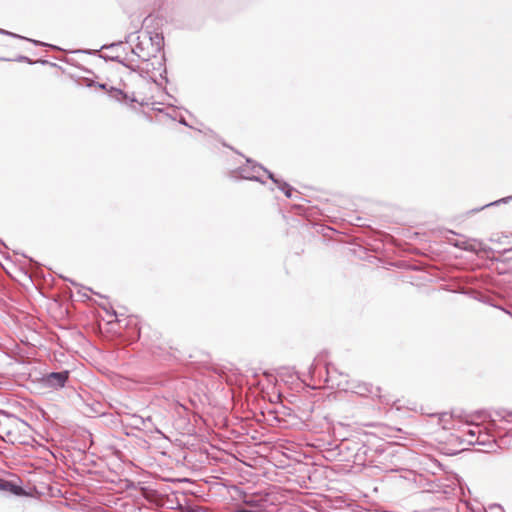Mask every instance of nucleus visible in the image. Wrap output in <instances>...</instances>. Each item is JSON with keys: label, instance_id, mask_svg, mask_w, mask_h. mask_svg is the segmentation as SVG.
I'll return each instance as SVG.
<instances>
[{"label": "nucleus", "instance_id": "obj_1", "mask_svg": "<svg viewBox=\"0 0 512 512\" xmlns=\"http://www.w3.org/2000/svg\"><path fill=\"white\" fill-rule=\"evenodd\" d=\"M163 43V37L156 34L155 37H145L132 48V55L136 56L140 63H134V59H129L128 63L125 64L132 70H149V61L152 58H157V53L161 49Z\"/></svg>", "mask_w": 512, "mask_h": 512}, {"label": "nucleus", "instance_id": "obj_2", "mask_svg": "<svg viewBox=\"0 0 512 512\" xmlns=\"http://www.w3.org/2000/svg\"><path fill=\"white\" fill-rule=\"evenodd\" d=\"M261 173H271L270 171L266 170L263 166L259 165L258 163L252 162L251 160H247L246 165L241 167L240 169V175L244 179L253 180V181H259L262 182L261 179Z\"/></svg>", "mask_w": 512, "mask_h": 512}, {"label": "nucleus", "instance_id": "obj_3", "mask_svg": "<svg viewBox=\"0 0 512 512\" xmlns=\"http://www.w3.org/2000/svg\"><path fill=\"white\" fill-rule=\"evenodd\" d=\"M68 379V372H52L45 378V383L49 387L61 388L65 385Z\"/></svg>", "mask_w": 512, "mask_h": 512}, {"label": "nucleus", "instance_id": "obj_4", "mask_svg": "<svg viewBox=\"0 0 512 512\" xmlns=\"http://www.w3.org/2000/svg\"><path fill=\"white\" fill-rule=\"evenodd\" d=\"M472 425L473 424H471V423L461 421V427H460L461 436L468 434V435H471L472 437H474L475 435L481 433V429L478 424L474 425L473 428H471Z\"/></svg>", "mask_w": 512, "mask_h": 512}, {"label": "nucleus", "instance_id": "obj_5", "mask_svg": "<svg viewBox=\"0 0 512 512\" xmlns=\"http://www.w3.org/2000/svg\"><path fill=\"white\" fill-rule=\"evenodd\" d=\"M268 178L278 186L286 197L290 198L292 196L293 188L288 183L276 179L272 173H268Z\"/></svg>", "mask_w": 512, "mask_h": 512}, {"label": "nucleus", "instance_id": "obj_6", "mask_svg": "<svg viewBox=\"0 0 512 512\" xmlns=\"http://www.w3.org/2000/svg\"><path fill=\"white\" fill-rule=\"evenodd\" d=\"M353 392H355L356 394H359L361 396H364L367 394H371L373 391H372L371 385H369L367 383H359L358 385L353 387Z\"/></svg>", "mask_w": 512, "mask_h": 512}, {"label": "nucleus", "instance_id": "obj_7", "mask_svg": "<svg viewBox=\"0 0 512 512\" xmlns=\"http://www.w3.org/2000/svg\"><path fill=\"white\" fill-rule=\"evenodd\" d=\"M511 199H512V196H509V197L503 198V199H501V200H499V201H495V202H493V204H498V203H507V202H508L509 200H511Z\"/></svg>", "mask_w": 512, "mask_h": 512}, {"label": "nucleus", "instance_id": "obj_8", "mask_svg": "<svg viewBox=\"0 0 512 512\" xmlns=\"http://www.w3.org/2000/svg\"><path fill=\"white\" fill-rule=\"evenodd\" d=\"M0 487L4 490H7L8 487H12V485L8 482H4Z\"/></svg>", "mask_w": 512, "mask_h": 512}, {"label": "nucleus", "instance_id": "obj_9", "mask_svg": "<svg viewBox=\"0 0 512 512\" xmlns=\"http://www.w3.org/2000/svg\"><path fill=\"white\" fill-rule=\"evenodd\" d=\"M446 413H440V414H437V413H429L427 414L426 416H431V417H434V416H445Z\"/></svg>", "mask_w": 512, "mask_h": 512}, {"label": "nucleus", "instance_id": "obj_10", "mask_svg": "<svg viewBox=\"0 0 512 512\" xmlns=\"http://www.w3.org/2000/svg\"><path fill=\"white\" fill-rule=\"evenodd\" d=\"M327 374H328V377H332V369L330 367H327Z\"/></svg>", "mask_w": 512, "mask_h": 512}, {"label": "nucleus", "instance_id": "obj_11", "mask_svg": "<svg viewBox=\"0 0 512 512\" xmlns=\"http://www.w3.org/2000/svg\"><path fill=\"white\" fill-rule=\"evenodd\" d=\"M3 416L8 417V416H12V415L7 412H3Z\"/></svg>", "mask_w": 512, "mask_h": 512}, {"label": "nucleus", "instance_id": "obj_12", "mask_svg": "<svg viewBox=\"0 0 512 512\" xmlns=\"http://www.w3.org/2000/svg\"><path fill=\"white\" fill-rule=\"evenodd\" d=\"M269 413H279L277 410H270Z\"/></svg>", "mask_w": 512, "mask_h": 512}, {"label": "nucleus", "instance_id": "obj_13", "mask_svg": "<svg viewBox=\"0 0 512 512\" xmlns=\"http://www.w3.org/2000/svg\"><path fill=\"white\" fill-rule=\"evenodd\" d=\"M283 416H290V413L283 412Z\"/></svg>", "mask_w": 512, "mask_h": 512}, {"label": "nucleus", "instance_id": "obj_14", "mask_svg": "<svg viewBox=\"0 0 512 512\" xmlns=\"http://www.w3.org/2000/svg\"><path fill=\"white\" fill-rule=\"evenodd\" d=\"M107 414L104 412L100 416L105 417Z\"/></svg>", "mask_w": 512, "mask_h": 512}]
</instances>
